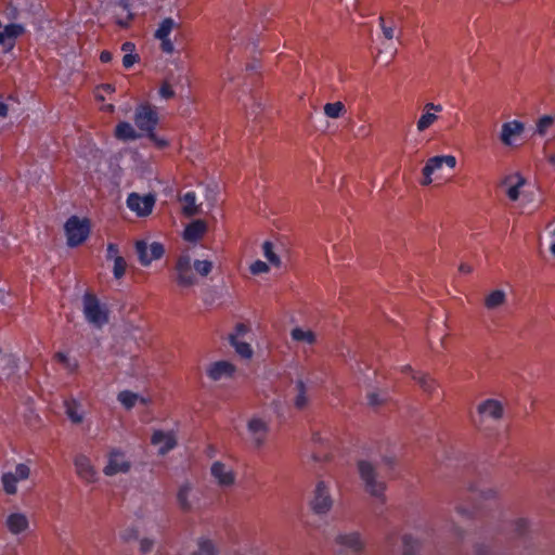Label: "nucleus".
<instances>
[{"instance_id":"1","label":"nucleus","mask_w":555,"mask_h":555,"mask_svg":"<svg viewBox=\"0 0 555 555\" xmlns=\"http://www.w3.org/2000/svg\"><path fill=\"white\" fill-rule=\"evenodd\" d=\"M485 476L477 466L469 469L465 477L464 489L456 491L453 500L450 502V508L462 518H473L476 516H486L485 509L490 505L498 512L499 516H505L504 509L509 505L501 499L500 492L495 488H483Z\"/></svg>"},{"instance_id":"2","label":"nucleus","mask_w":555,"mask_h":555,"mask_svg":"<svg viewBox=\"0 0 555 555\" xmlns=\"http://www.w3.org/2000/svg\"><path fill=\"white\" fill-rule=\"evenodd\" d=\"M360 480L366 493L385 502L386 482L371 462L361 460L357 464Z\"/></svg>"},{"instance_id":"3","label":"nucleus","mask_w":555,"mask_h":555,"mask_svg":"<svg viewBox=\"0 0 555 555\" xmlns=\"http://www.w3.org/2000/svg\"><path fill=\"white\" fill-rule=\"evenodd\" d=\"M83 315L88 323L101 328L109 320V310L105 304L92 293H86L82 297Z\"/></svg>"},{"instance_id":"4","label":"nucleus","mask_w":555,"mask_h":555,"mask_svg":"<svg viewBox=\"0 0 555 555\" xmlns=\"http://www.w3.org/2000/svg\"><path fill=\"white\" fill-rule=\"evenodd\" d=\"M90 230L89 219H80L77 216L69 217L64 224L67 245L69 247H77L81 245L88 238Z\"/></svg>"},{"instance_id":"5","label":"nucleus","mask_w":555,"mask_h":555,"mask_svg":"<svg viewBox=\"0 0 555 555\" xmlns=\"http://www.w3.org/2000/svg\"><path fill=\"white\" fill-rule=\"evenodd\" d=\"M133 120L138 129L144 135L156 129L159 118L156 108L144 103L135 107Z\"/></svg>"},{"instance_id":"6","label":"nucleus","mask_w":555,"mask_h":555,"mask_svg":"<svg viewBox=\"0 0 555 555\" xmlns=\"http://www.w3.org/2000/svg\"><path fill=\"white\" fill-rule=\"evenodd\" d=\"M269 435V423L259 416H253L246 425V439L255 448H261Z\"/></svg>"},{"instance_id":"7","label":"nucleus","mask_w":555,"mask_h":555,"mask_svg":"<svg viewBox=\"0 0 555 555\" xmlns=\"http://www.w3.org/2000/svg\"><path fill=\"white\" fill-rule=\"evenodd\" d=\"M333 506V499L331 495L330 487L325 481H319L315 486L313 496L310 501V507L317 515H324Z\"/></svg>"},{"instance_id":"8","label":"nucleus","mask_w":555,"mask_h":555,"mask_svg":"<svg viewBox=\"0 0 555 555\" xmlns=\"http://www.w3.org/2000/svg\"><path fill=\"white\" fill-rule=\"evenodd\" d=\"M29 475L30 468L24 463L17 464L14 472L3 473L1 476L3 491L9 495L15 494L17 492V483L28 479Z\"/></svg>"},{"instance_id":"9","label":"nucleus","mask_w":555,"mask_h":555,"mask_svg":"<svg viewBox=\"0 0 555 555\" xmlns=\"http://www.w3.org/2000/svg\"><path fill=\"white\" fill-rule=\"evenodd\" d=\"M155 201L153 194L140 195L139 193L132 192L128 195L126 204L138 217H146L152 212Z\"/></svg>"},{"instance_id":"10","label":"nucleus","mask_w":555,"mask_h":555,"mask_svg":"<svg viewBox=\"0 0 555 555\" xmlns=\"http://www.w3.org/2000/svg\"><path fill=\"white\" fill-rule=\"evenodd\" d=\"M249 327L244 323H237L234 331L229 334L228 340L230 345L235 349L236 353L244 359H250L253 356L251 346L242 340V338L248 333Z\"/></svg>"},{"instance_id":"11","label":"nucleus","mask_w":555,"mask_h":555,"mask_svg":"<svg viewBox=\"0 0 555 555\" xmlns=\"http://www.w3.org/2000/svg\"><path fill=\"white\" fill-rule=\"evenodd\" d=\"M456 165V158L452 155H441V156H434L429 158L424 166L422 172H423V185H428L431 183V175L441 169L443 166H447L449 168H454Z\"/></svg>"},{"instance_id":"12","label":"nucleus","mask_w":555,"mask_h":555,"mask_svg":"<svg viewBox=\"0 0 555 555\" xmlns=\"http://www.w3.org/2000/svg\"><path fill=\"white\" fill-rule=\"evenodd\" d=\"M176 282L181 287H190L196 283V278L192 271L191 257L181 255L176 262Z\"/></svg>"},{"instance_id":"13","label":"nucleus","mask_w":555,"mask_h":555,"mask_svg":"<svg viewBox=\"0 0 555 555\" xmlns=\"http://www.w3.org/2000/svg\"><path fill=\"white\" fill-rule=\"evenodd\" d=\"M135 250L142 266H149L153 260L160 259L165 253L162 243L153 242L149 245L144 241L137 242Z\"/></svg>"},{"instance_id":"14","label":"nucleus","mask_w":555,"mask_h":555,"mask_svg":"<svg viewBox=\"0 0 555 555\" xmlns=\"http://www.w3.org/2000/svg\"><path fill=\"white\" fill-rule=\"evenodd\" d=\"M25 31L26 28L23 24L11 23L3 26L0 29V47L3 52H11L15 48L17 38L24 35Z\"/></svg>"},{"instance_id":"15","label":"nucleus","mask_w":555,"mask_h":555,"mask_svg":"<svg viewBox=\"0 0 555 555\" xmlns=\"http://www.w3.org/2000/svg\"><path fill=\"white\" fill-rule=\"evenodd\" d=\"M131 468V463L126 460L125 453L119 449H113L108 454V461L103 469L106 476H114L119 473H128Z\"/></svg>"},{"instance_id":"16","label":"nucleus","mask_w":555,"mask_h":555,"mask_svg":"<svg viewBox=\"0 0 555 555\" xmlns=\"http://www.w3.org/2000/svg\"><path fill=\"white\" fill-rule=\"evenodd\" d=\"M524 131V122L516 119L506 121L501 127L500 140L503 145L513 146Z\"/></svg>"},{"instance_id":"17","label":"nucleus","mask_w":555,"mask_h":555,"mask_svg":"<svg viewBox=\"0 0 555 555\" xmlns=\"http://www.w3.org/2000/svg\"><path fill=\"white\" fill-rule=\"evenodd\" d=\"M210 475L221 488H229L235 482V474L224 463L216 461L211 464Z\"/></svg>"},{"instance_id":"18","label":"nucleus","mask_w":555,"mask_h":555,"mask_svg":"<svg viewBox=\"0 0 555 555\" xmlns=\"http://www.w3.org/2000/svg\"><path fill=\"white\" fill-rule=\"evenodd\" d=\"M477 412L479 416V423L486 418L499 421L503 415V406L498 400L487 399L478 405Z\"/></svg>"},{"instance_id":"19","label":"nucleus","mask_w":555,"mask_h":555,"mask_svg":"<svg viewBox=\"0 0 555 555\" xmlns=\"http://www.w3.org/2000/svg\"><path fill=\"white\" fill-rule=\"evenodd\" d=\"M336 543L341 546L340 552L358 554L364 548V542L358 532L338 534L336 537Z\"/></svg>"},{"instance_id":"20","label":"nucleus","mask_w":555,"mask_h":555,"mask_svg":"<svg viewBox=\"0 0 555 555\" xmlns=\"http://www.w3.org/2000/svg\"><path fill=\"white\" fill-rule=\"evenodd\" d=\"M235 372V366L229 361L221 360L214 362L207 369V376L211 380H221L223 378H230Z\"/></svg>"},{"instance_id":"21","label":"nucleus","mask_w":555,"mask_h":555,"mask_svg":"<svg viewBox=\"0 0 555 555\" xmlns=\"http://www.w3.org/2000/svg\"><path fill=\"white\" fill-rule=\"evenodd\" d=\"M74 465L77 475L86 482H94L96 480V472L88 456L83 454L77 455L74 460Z\"/></svg>"},{"instance_id":"22","label":"nucleus","mask_w":555,"mask_h":555,"mask_svg":"<svg viewBox=\"0 0 555 555\" xmlns=\"http://www.w3.org/2000/svg\"><path fill=\"white\" fill-rule=\"evenodd\" d=\"M151 442L154 446H159L158 452L160 454L168 453L177 444L173 435L169 433H164L163 430H155L152 435Z\"/></svg>"},{"instance_id":"23","label":"nucleus","mask_w":555,"mask_h":555,"mask_svg":"<svg viewBox=\"0 0 555 555\" xmlns=\"http://www.w3.org/2000/svg\"><path fill=\"white\" fill-rule=\"evenodd\" d=\"M424 109H425V113L422 114V116L420 117V119L417 120V124H416L418 131L426 130L438 119V116L436 114L431 113V111L441 112L442 106L440 104L427 103L424 106Z\"/></svg>"},{"instance_id":"24","label":"nucleus","mask_w":555,"mask_h":555,"mask_svg":"<svg viewBox=\"0 0 555 555\" xmlns=\"http://www.w3.org/2000/svg\"><path fill=\"white\" fill-rule=\"evenodd\" d=\"M206 232V224L202 220H194L189 223L183 232V238L188 242H197Z\"/></svg>"},{"instance_id":"25","label":"nucleus","mask_w":555,"mask_h":555,"mask_svg":"<svg viewBox=\"0 0 555 555\" xmlns=\"http://www.w3.org/2000/svg\"><path fill=\"white\" fill-rule=\"evenodd\" d=\"M241 67V61L236 60L233 50L227 55L225 69L222 73V79L227 82H233L235 79L234 73Z\"/></svg>"},{"instance_id":"26","label":"nucleus","mask_w":555,"mask_h":555,"mask_svg":"<svg viewBox=\"0 0 555 555\" xmlns=\"http://www.w3.org/2000/svg\"><path fill=\"white\" fill-rule=\"evenodd\" d=\"M115 135L116 138L124 140V141H130L135 140L140 138V134L134 130L132 125L128 121H120L117 124L115 129Z\"/></svg>"},{"instance_id":"27","label":"nucleus","mask_w":555,"mask_h":555,"mask_svg":"<svg viewBox=\"0 0 555 555\" xmlns=\"http://www.w3.org/2000/svg\"><path fill=\"white\" fill-rule=\"evenodd\" d=\"M193 494V489L189 482L183 483L178 491L177 500L182 509H192L194 507L190 498Z\"/></svg>"},{"instance_id":"28","label":"nucleus","mask_w":555,"mask_h":555,"mask_svg":"<svg viewBox=\"0 0 555 555\" xmlns=\"http://www.w3.org/2000/svg\"><path fill=\"white\" fill-rule=\"evenodd\" d=\"M296 396L294 399V405L298 410H302L308 405L309 398L307 396L308 388L304 380L298 379L295 385Z\"/></svg>"},{"instance_id":"29","label":"nucleus","mask_w":555,"mask_h":555,"mask_svg":"<svg viewBox=\"0 0 555 555\" xmlns=\"http://www.w3.org/2000/svg\"><path fill=\"white\" fill-rule=\"evenodd\" d=\"M117 400L120 402V404L126 408L127 410H130L135 405V403L140 400L141 403L145 404L146 399L139 397L138 393L132 392L130 390H122L118 393Z\"/></svg>"},{"instance_id":"30","label":"nucleus","mask_w":555,"mask_h":555,"mask_svg":"<svg viewBox=\"0 0 555 555\" xmlns=\"http://www.w3.org/2000/svg\"><path fill=\"white\" fill-rule=\"evenodd\" d=\"M181 201L183 203L182 206V212L188 216L192 217L198 212V208L196 206V194L193 191L186 192L182 197Z\"/></svg>"},{"instance_id":"31","label":"nucleus","mask_w":555,"mask_h":555,"mask_svg":"<svg viewBox=\"0 0 555 555\" xmlns=\"http://www.w3.org/2000/svg\"><path fill=\"white\" fill-rule=\"evenodd\" d=\"M177 26V23L171 17L164 18L160 24L158 25V28L155 30V38L156 39H165L170 38V33L172 29Z\"/></svg>"},{"instance_id":"32","label":"nucleus","mask_w":555,"mask_h":555,"mask_svg":"<svg viewBox=\"0 0 555 555\" xmlns=\"http://www.w3.org/2000/svg\"><path fill=\"white\" fill-rule=\"evenodd\" d=\"M505 298L506 295L503 291L495 289L486 297L485 306L490 310L495 309L504 304Z\"/></svg>"},{"instance_id":"33","label":"nucleus","mask_w":555,"mask_h":555,"mask_svg":"<svg viewBox=\"0 0 555 555\" xmlns=\"http://www.w3.org/2000/svg\"><path fill=\"white\" fill-rule=\"evenodd\" d=\"M55 359L63 364L68 373L73 374L78 370V360L70 358L66 352L59 351L55 353Z\"/></svg>"},{"instance_id":"34","label":"nucleus","mask_w":555,"mask_h":555,"mask_svg":"<svg viewBox=\"0 0 555 555\" xmlns=\"http://www.w3.org/2000/svg\"><path fill=\"white\" fill-rule=\"evenodd\" d=\"M248 101L251 102L250 106H248V104L246 102H243V105L246 108L247 117L248 118L253 117L254 119H256L258 117V115L260 114V112H262V109H263L262 104L260 101H258V99L255 94H250L248 96Z\"/></svg>"},{"instance_id":"35","label":"nucleus","mask_w":555,"mask_h":555,"mask_svg":"<svg viewBox=\"0 0 555 555\" xmlns=\"http://www.w3.org/2000/svg\"><path fill=\"white\" fill-rule=\"evenodd\" d=\"M413 378L420 384L422 389L427 393H433L436 388V382L427 374L417 373Z\"/></svg>"},{"instance_id":"36","label":"nucleus","mask_w":555,"mask_h":555,"mask_svg":"<svg viewBox=\"0 0 555 555\" xmlns=\"http://www.w3.org/2000/svg\"><path fill=\"white\" fill-rule=\"evenodd\" d=\"M291 336L296 341H304L307 344H313L315 340V336L311 331H305L300 327H295L292 330Z\"/></svg>"},{"instance_id":"37","label":"nucleus","mask_w":555,"mask_h":555,"mask_svg":"<svg viewBox=\"0 0 555 555\" xmlns=\"http://www.w3.org/2000/svg\"><path fill=\"white\" fill-rule=\"evenodd\" d=\"M403 555H416L420 548V543L412 535L405 534L402 538Z\"/></svg>"},{"instance_id":"38","label":"nucleus","mask_w":555,"mask_h":555,"mask_svg":"<svg viewBox=\"0 0 555 555\" xmlns=\"http://www.w3.org/2000/svg\"><path fill=\"white\" fill-rule=\"evenodd\" d=\"M345 111V105L340 102L326 103L324 105V114L330 118H338Z\"/></svg>"},{"instance_id":"39","label":"nucleus","mask_w":555,"mask_h":555,"mask_svg":"<svg viewBox=\"0 0 555 555\" xmlns=\"http://www.w3.org/2000/svg\"><path fill=\"white\" fill-rule=\"evenodd\" d=\"M263 256L273 266H280V257L274 251V246L271 242L266 241L262 245Z\"/></svg>"},{"instance_id":"40","label":"nucleus","mask_w":555,"mask_h":555,"mask_svg":"<svg viewBox=\"0 0 555 555\" xmlns=\"http://www.w3.org/2000/svg\"><path fill=\"white\" fill-rule=\"evenodd\" d=\"M217 550L214 543L208 539H201L198 541V551L192 555H216Z\"/></svg>"},{"instance_id":"41","label":"nucleus","mask_w":555,"mask_h":555,"mask_svg":"<svg viewBox=\"0 0 555 555\" xmlns=\"http://www.w3.org/2000/svg\"><path fill=\"white\" fill-rule=\"evenodd\" d=\"M7 532L15 540H18V534L28 529V522H5Z\"/></svg>"},{"instance_id":"42","label":"nucleus","mask_w":555,"mask_h":555,"mask_svg":"<svg viewBox=\"0 0 555 555\" xmlns=\"http://www.w3.org/2000/svg\"><path fill=\"white\" fill-rule=\"evenodd\" d=\"M554 118L550 115L542 116L537 122V133L544 135L547 129L553 125Z\"/></svg>"},{"instance_id":"43","label":"nucleus","mask_w":555,"mask_h":555,"mask_svg":"<svg viewBox=\"0 0 555 555\" xmlns=\"http://www.w3.org/2000/svg\"><path fill=\"white\" fill-rule=\"evenodd\" d=\"M193 267L199 275L206 276L211 272L212 263L209 260H195Z\"/></svg>"},{"instance_id":"44","label":"nucleus","mask_w":555,"mask_h":555,"mask_svg":"<svg viewBox=\"0 0 555 555\" xmlns=\"http://www.w3.org/2000/svg\"><path fill=\"white\" fill-rule=\"evenodd\" d=\"M127 263L122 257H116L114 260L113 274L114 278L119 280L125 275Z\"/></svg>"},{"instance_id":"45","label":"nucleus","mask_w":555,"mask_h":555,"mask_svg":"<svg viewBox=\"0 0 555 555\" xmlns=\"http://www.w3.org/2000/svg\"><path fill=\"white\" fill-rule=\"evenodd\" d=\"M66 414L75 424L82 422V415L77 412L76 402H66Z\"/></svg>"},{"instance_id":"46","label":"nucleus","mask_w":555,"mask_h":555,"mask_svg":"<svg viewBox=\"0 0 555 555\" xmlns=\"http://www.w3.org/2000/svg\"><path fill=\"white\" fill-rule=\"evenodd\" d=\"M379 25L383 31V35L386 39L391 40L395 37V25H386V20L384 16L379 17Z\"/></svg>"},{"instance_id":"47","label":"nucleus","mask_w":555,"mask_h":555,"mask_svg":"<svg viewBox=\"0 0 555 555\" xmlns=\"http://www.w3.org/2000/svg\"><path fill=\"white\" fill-rule=\"evenodd\" d=\"M151 142H153L158 149H165L169 145L168 140L160 138L155 133V130L144 134Z\"/></svg>"},{"instance_id":"48","label":"nucleus","mask_w":555,"mask_h":555,"mask_svg":"<svg viewBox=\"0 0 555 555\" xmlns=\"http://www.w3.org/2000/svg\"><path fill=\"white\" fill-rule=\"evenodd\" d=\"M159 96L164 100H169L175 96V91L169 82L164 81L159 88Z\"/></svg>"},{"instance_id":"49","label":"nucleus","mask_w":555,"mask_h":555,"mask_svg":"<svg viewBox=\"0 0 555 555\" xmlns=\"http://www.w3.org/2000/svg\"><path fill=\"white\" fill-rule=\"evenodd\" d=\"M525 183L524 179L519 177L518 182L507 190V196L511 201H517L519 197V189Z\"/></svg>"},{"instance_id":"50","label":"nucleus","mask_w":555,"mask_h":555,"mask_svg":"<svg viewBox=\"0 0 555 555\" xmlns=\"http://www.w3.org/2000/svg\"><path fill=\"white\" fill-rule=\"evenodd\" d=\"M268 271H269L268 264L264 261H261V260H256L250 266V272L253 274H260V273H264V272H268Z\"/></svg>"},{"instance_id":"51","label":"nucleus","mask_w":555,"mask_h":555,"mask_svg":"<svg viewBox=\"0 0 555 555\" xmlns=\"http://www.w3.org/2000/svg\"><path fill=\"white\" fill-rule=\"evenodd\" d=\"M139 60L138 54L134 53H126L122 57V66L125 68H130L133 64Z\"/></svg>"},{"instance_id":"52","label":"nucleus","mask_w":555,"mask_h":555,"mask_svg":"<svg viewBox=\"0 0 555 555\" xmlns=\"http://www.w3.org/2000/svg\"><path fill=\"white\" fill-rule=\"evenodd\" d=\"M158 40L160 41V49L164 53L171 54L173 52L175 46L170 38Z\"/></svg>"},{"instance_id":"53","label":"nucleus","mask_w":555,"mask_h":555,"mask_svg":"<svg viewBox=\"0 0 555 555\" xmlns=\"http://www.w3.org/2000/svg\"><path fill=\"white\" fill-rule=\"evenodd\" d=\"M118 251V246L114 243H109L106 248V258L115 260L116 257H120Z\"/></svg>"},{"instance_id":"54","label":"nucleus","mask_w":555,"mask_h":555,"mask_svg":"<svg viewBox=\"0 0 555 555\" xmlns=\"http://www.w3.org/2000/svg\"><path fill=\"white\" fill-rule=\"evenodd\" d=\"M367 402L371 406H377L382 404L383 399L379 397L377 392H370L367 395Z\"/></svg>"},{"instance_id":"55","label":"nucleus","mask_w":555,"mask_h":555,"mask_svg":"<svg viewBox=\"0 0 555 555\" xmlns=\"http://www.w3.org/2000/svg\"><path fill=\"white\" fill-rule=\"evenodd\" d=\"M154 545V541L147 538H144L140 541V550L143 554L150 552Z\"/></svg>"},{"instance_id":"56","label":"nucleus","mask_w":555,"mask_h":555,"mask_svg":"<svg viewBox=\"0 0 555 555\" xmlns=\"http://www.w3.org/2000/svg\"><path fill=\"white\" fill-rule=\"evenodd\" d=\"M112 59H113V54L107 50L102 51L100 54V61L102 63H109L112 61Z\"/></svg>"},{"instance_id":"57","label":"nucleus","mask_w":555,"mask_h":555,"mask_svg":"<svg viewBox=\"0 0 555 555\" xmlns=\"http://www.w3.org/2000/svg\"><path fill=\"white\" fill-rule=\"evenodd\" d=\"M135 46L134 43L130 42V41H126L122 43L121 46V50L126 53H132L133 50H134Z\"/></svg>"},{"instance_id":"58","label":"nucleus","mask_w":555,"mask_h":555,"mask_svg":"<svg viewBox=\"0 0 555 555\" xmlns=\"http://www.w3.org/2000/svg\"><path fill=\"white\" fill-rule=\"evenodd\" d=\"M7 520L13 521V520H27L26 516L24 514L20 513H12L8 516Z\"/></svg>"},{"instance_id":"59","label":"nucleus","mask_w":555,"mask_h":555,"mask_svg":"<svg viewBox=\"0 0 555 555\" xmlns=\"http://www.w3.org/2000/svg\"><path fill=\"white\" fill-rule=\"evenodd\" d=\"M8 113H9V107H8V105H7L4 102H2V101L0 100V116H1V117H7V116H8Z\"/></svg>"},{"instance_id":"60","label":"nucleus","mask_w":555,"mask_h":555,"mask_svg":"<svg viewBox=\"0 0 555 555\" xmlns=\"http://www.w3.org/2000/svg\"><path fill=\"white\" fill-rule=\"evenodd\" d=\"M124 538H125V540L137 539L138 531L135 529L131 528Z\"/></svg>"},{"instance_id":"61","label":"nucleus","mask_w":555,"mask_h":555,"mask_svg":"<svg viewBox=\"0 0 555 555\" xmlns=\"http://www.w3.org/2000/svg\"><path fill=\"white\" fill-rule=\"evenodd\" d=\"M460 271H461L462 273H469V272H472V267H470L469 264L462 263V264L460 266Z\"/></svg>"},{"instance_id":"62","label":"nucleus","mask_w":555,"mask_h":555,"mask_svg":"<svg viewBox=\"0 0 555 555\" xmlns=\"http://www.w3.org/2000/svg\"><path fill=\"white\" fill-rule=\"evenodd\" d=\"M257 69H258V65H256V64H254V63H253V64H247V65H246V68H245V70H246L247 73H249V72H250V73H254V72H256Z\"/></svg>"},{"instance_id":"63","label":"nucleus","mask_w":555,"mask_h":555,"mask_svg":"<svg viewBox=\"0 0 555 555\" xmlns=\"http://www.w3.org/2000/svg\"><path fill=\"white\" fill-rule=\"evenodd\" d=\"M102 89L107 93H111L115 90V88L109 83L102 85Z\"/></svg>"},{"instance_id":"64","label":"nucleus","mask_w":555,"mask_h":555,"mask_svg":"<svg viewBox=\"0 0 555 555\" xmlns=\"http://www.w3.org/2000/svg\"><path fill=\"white\" fill-rule=\"evenodd\" d=\"M477 553H478V555H490L488 550H486L483 546H479L477 548Z\"/></svg>"}]
</instances>
